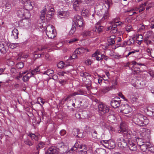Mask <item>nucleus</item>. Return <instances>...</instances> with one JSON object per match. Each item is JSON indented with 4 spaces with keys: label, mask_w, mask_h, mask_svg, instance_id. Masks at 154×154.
<instances>
[{
    "label": "nucleus",
    "mask_w": 154,
    "mask_h": 154,
    "mask_svg": "<svg viewBox=\"0 0 154 154\" xmlns=\"http://www.w3.org/2000/svg\"><path fill=\"white\" fill-rule=\"evenodd\" d=\"M120 128L124 136L128 139V146L130 149L132 151H136L137 149L136 143L131 139L133 137L131 131L127 128L124 123H122L120 124Z\"/></svg>",
    "instance_id": "obj_1"
},
{
    "label": "nucleus",
    "mask_w": 154,
    "mask_h": 154,
    "mask_svg": "<svg viewBox=\"0 0 154 154\" xmlns=\"http://www.w3.org/2000/svg\"><path fill=\"white\" fill-rule=\"evenodd\" d=\"M133 121L135 124L140 126L146 125L149 123V120L147 118L140 113L135 115L133 118Z\"/></svg>",
    "instance_id": "obj_2"
},
{
    "label": "nucleus",
    "mask_w": 154,
    "mask_h": 154,
    "mask_svg": "<svg viewBox=\"0 0 154 154\" xmlns=\"http://www.w3.org/2000/svg\"><path fill=\"white\" fill-rule=\"evenodd\" d=\"M46 34L49 38H53L55 37L57 33L54 27L51 25H48L46 28Z\"/></svg>",
    "instance_id": "obj_3"
},
{
    "label": "nucleus",
    "mask_w": 154,
    "mask_h": 154,
    "mask_svg": "<svg viewBox=\"0 0 154 154\" xmlns=\"http://www.w3.org/2000/svg\"><path fill=\"white\" fill-rule=\"evenodd\" d=\"M17 14L19 17L23 19H28L30 17V14L29 11L26 9L21 8L18 10Z\"/></svg>",
    "instance_id": "obj_4"
},
{
    "label": "nucleus",
    "mask_w": 154,
    "mask_h": 154,
    "mask_svg": "<svg viewBox=\"0 0 154 154\" xmlns=\"http://www.w3.org/2000/svg\"><path fill=\"white\" fill-rule=\"evenodd\" d=\"M73 24L75 25L77 27H83V20L82 16L78 15H75L73 19Z\"/></svg>",
    "instance_id": "obj_5"
},
{
    "label": "nucleus",
    "mask_w": 154,
    "mask_h": 154,
    "mask_svg": "<svg viewBox=\"0 0 154 154\" xmlns=\"http://www.w3.org/2000/svg\"><path fill=\"white\" fill-rule=\"evenodd\" d=\"M104 3L105 5V6L106 7V10H105L103 9H102L101 10L102 12H105L102 18V20H106L108 18L109 14L108 11V10L109 9L110 6L112 4L111 1H108V0H105Z\"/></svg>",
    "instance_id": "obj_6"
},
{
    "label": "nucleus",
    "mask_w": 154,
    "mask_h": 154,
    "mask_svg": "<svg viewBox=\"0 0 154 154\" xmlns=\"http://www.w3.org/2000/svg\"><path fill=\"white\" fill-rule=\"evenodd\" d=\"M77 149H81L79 151V154H87V149L85 145H79L78 143H75L71 150L72 151H76Z\"/></svg>",
    "instance_id": "obj_7"
},
{
    "label": "nucleus",
    "mask_w": 154,
    "mask_h": 154,
    "mask_svg": "<svg viewBox=\"0 0 154 154\" xmlns=\"http://www.w3.org/2000/svg\"><path fill=\"white\" fill-rule=\"evenodd\" d=\"M56 146L58 153L60 152L62 154L65 153L67 152L68 150L67 147L62 142L58 143Z\"/></svg>",
    "instance_id": "obj_8"
},
{
    "label": "nucleus",
    "mask_w": 154,
    "mask_h": 154,
    "mask_svg": "<svg viewBox=\"0 0 154 154\" xmlns=\"http://www.w3.org/2000/svg\"><path fill=\"white\" fill-rule=\"evenodd\" d=\"M117 143L118 146L122 149L126 148L128 146V144L127 141L122 137H119L118 139Z\"/></svg>",
    "instance_id": "obj_9"
},
{
    "label": "nucleus",
    "mask_w": 154,
    "mask_h": 154,
    "mask_svg": "<svg viewBox=\"0 0 154 154\" xmlns=\"http://www.w3.org/2000/svg\"><path fill=\"white\" fill-rule=\"evenodd\" d=\"M98 111L101 114H105L108 112L109 111V108L107 106L101 103L98 105Z\"/></svg>",
    "instance_id": "obj_10"
},
{
    "label": "nucleus",
    "mask_w": 154,
    "mask_h": 154,
    "mask_svg": "<svg viewBox=\"0 0 154 154\" xmlns=\"http://www.w3.org/2000/svg\"><path fill=\"white\" fill-rule=\"evenodd\" d=\"M104 20H102L101 19L99 21L97 22L95 24V28L93 29V30L94 31H95V32L99 33L101 32L102 31L103 29V27L100 25L101 21Z\"/></svg>",
    "instance_id": "obj_11"
},
{
    "label": "nucleus",
    "mask_w": 154,
    "mask_h": 154,
    "mask_svg": "<svg viewBox=\"0 0 154 154\" xmlns=\"http://www.w3.org/2000/svg\"><path fill=\"white\" fill-rule=\"evenodd\" d=\"M119 98L118 97L115 98L113 99L111 102V105L113 108H116L120 106V101L119 100Z\"/></svg>",
    "instance_id": "obj_12"
},
{
    "label": "nucleus",
    "mask_w": 154,
    "mask_h": 154,
    "mask_svg": "<svg viewBox=\"0 0 154 154\" xmlns=\"http://www.w3.org/2000/svg\"><path fill=\"white\" fill-rule=\"evenodd\" d=\"M83 82L86 86L87 90H89L91 89V82L89 78H82Z\"/></svg>",
    "instance_id": "obj_13"
},
{
    "label": "nucleus",
    "mask_w": 154,
    "mask_h": 154,
    "mask_svg": "<svg viewBox=\"0 0 154 154\" xmlns=\"http://www.w3.org/2000/svg\"><path fill=\"white\" fill-rule=\"evenodd\" d=\"M121 107L122 109L120 111L121 112L124 114H128L131 110V108L127 104L122 106Z\"/></svg>",
    "instance_id": "obj_14"
},
{
    "label": "nucleus",
    "mask_w": 154,
    "mask_h": 154,
    "mask_svg": "<svg viewBox=\"0 0 154 154\" xmlns=\"http://www.w3.org/2000/svg\"><path fill=\"white\" fill-rule=\"evenodd\" d=\"M150 146V144L149 143H144L139 147V148L143 152H147L149 151Z\"/></svg>",
    "instance_id": "obj_15"
},
{
    "label": "nucleus",
    "mask_w": 154,
    "mask_h": 154,
    "mask_svg": "<svg viewBox=\"0 0 154 154\" xmlns=\"http://www.w3.org/2000/svg\"><path fill=\"white\" fill-rule=\"evenodd\" d=\"M45 154H58V150L55 146H52L45 152Z\"/></svg>",
    "instance_id": "obj_16"
},
{
    "label": "nucleus",
    "mask_w": 154,
    "mask_h": 154,
    "mask_svg": "<svg viewBox=\"0 0 154 154\" xmlns=\"http://www.w3.org/2000/svg\"><path fill=\"white\" fill-rule=\"evenodd\" d=\"M104 146L108 149H112L115 146V141L112 140H108L107 143L104 144Z\"/></svg>",
    "instance_id": "obj_17"
},
{
    "label": "nucleus",
    "mask_w": 154,
    "mask_h": 154,
    "mask_svg": "<svg viewBox=\"0 0 154 154\" xmlns=\"http://www.w3.org/2000/svg\"><path fill=\"white\" fill-rule=\"evenodd\" d=\"M81 0H76L73 2V8L74 10L77 11L79 10V6L81 3L83 2Z\"/></svg>",
    "instance_id": "obj_18"
},
{
    "label": "nucleus",
    "mask_w": 154,
    "mask_h": 154,
    "mask_svg": "<svg viewBox=\"0 0 154 154\" xmlns=\"http://www.w3.org/2000/svg\"><path fill=\"white\" fill-rule=\"evenodd\" d=\"M7 48L6 44L5 42H0V52L4 54L6 52Z\"/></svg>",
    "instance_id": "obj_19"
},
{
    "label": "nucleus",
    "mask_w": 154,
    "mask_h": 154,
    "mask_svg": "<svg viewBox=\"0 0 154 154\" xmlns=\"http://www.w3.org/2000/svg\"><path fill=\"white\" fill-rule=\"evenodd\" d=\"M58 14L61 16L60 17H61L66 18L69 16V13L67 11H62L59 12Z\"/></svg>",
    "instance_id": "obj_20"
},
{
    "label": "nucleus",
    "mask_w": 154,
    "mask_h": 154,
    "mask_svg": "<svg viewBox=\"0 0 154 154\" xmlns=\"http://www.w3.org/2000/svg\"><path fill=\"white\" fill-rule=\"evenodd\" d=\"M89 131H88V134L91 135L94 138H97V131L94 129H91L89 128Z\"/></svg>",
    "instance_id": "obj_21"
},
{
    "label": "nucleus",
    "mask_w": 154,
    "mask_h": 154,
    "mask_svg": "<svg viewBox=\"0 0 154 154\" xmlns=\"http://www.w3.org/2000/svg\"><path fill=\"white\" fill-rule=\"evenodd\" d=\"M116 36L114 35L111 36L109 37L107 39V41L109 45H112L115 42V40Z\"/></svg>",
    "instance_id": "obj_22"
},
{
    "label": "nucleus",
    "mask_w": 154,
    "mask_h": 154,
    "mask_svg": "<svg viewBox=\"0 0 154 154\" xmlns=\"http://www.w3.org/2000/svg\"><path fill=\"white\" fill-rule=\"evenodd\" d=\"M25 7L26 8L28 11L31 10L33 8V6L32 5V3L30 2V0H28L25 3L23 4Z\"/></svg>",
    "instance_id": "obj_23"
},
{
    "label": "nucleus",
    "mask_w": 154,
    "mask_h": 154,
    "mask_svg": "<svg viewBox=\"0 0 154 154\" xmlns=\"http://www.w3.org/2000/svg\"><path fill=\"white\" fill-rule=\"evenodd\" d=\"M54 71L51 69H48L44 72V74H46L49 76H52V79H54V77H57L56 75H53Z\"/></svg>",
    "instance_id": "obj_24"
},
{
    "label": "nucleus",
    "mask_w": 154,
    "mask_h": 154,
    "mask_svg": "<svg viewBox=\"0 0 154 154\" xmlns=\"http://www.w3.org/2000/svg\"><path fill=\"white\" fill-rule=\"evenodd\" d=\"M93 57H94L96 58V59L97 60H101V57H100V52L99 51H97L95 52L92 55Z\"/></svg>",
    "instance_id": "obj_25"
},
{
    "label": "nucleus",
    "mask_w": 154,
    "mask_h": 154,
    "mask_svg": "<svg viewBox=\"0 0 154 154\" xmlns=\"http://www.w3.org/2000/svg\"><path fill=\"white\" fill-rule=\"evenodd\" d=\"M146 5V3L145 2L144 4H141L139 7L135 8L136 11L139 10V12H141L143 11L145 9V7Z\"/></svg>",
    "instance_id": "obj_26"
},
{
    "label": "nucleus",
    "mask_w": 154,
    "mask_h": 154,
    "mask_svg": "<svg viewBox=\"0 0 154 154\" xmlns=\"http://www.w3.org/2000/svg\"><path fill=\"white\" fill-rule=\"evenodd\" d=\"M81 14L83 16L85 17H88L90 15L89 11L85 8L82 9V11Z\"/></svg>",
    "instance_id": "obj_27"
},
{
    "label": "nucleus",
    "mask_w": 154,
    "mask_h": 154,
    "mask_svg": "<svg viewBox=\"0 0 154 154\" xmlns=\"http://www.w3.org/2000/svg\"><path fill=\"white\" fill-rule=\"evenodd\" d=\"M12 36L14 37V38L16 39L18 38V30L16 29H14L12 31Z\"/></svg>",
    "instance_id": "obj_28"
},
{
    "label": "nucleus",
    "mask_w": 154,
    "mask_h": 154,
    "mask_svg": "<svg viewBox=\"0 0 154 154\" xmlns=\"http://www.w3.org/2000/svg\"><path fill=\"white\" fill-rule=\"evenodd\" d=\"M95 154H106V151L102 148H98L96 149Z\"/></svg>",
    "instance_id": "obj_29"
},
{
    "label": "nucleus",
    "mask_w": 154,
    "mask_h": 154,
    "mask_svg": "<svg viewBox=\"0 0 154 154\" xmlns=\"http://www.w3.org/2000/svg\"><path fill=\"white\" fill-rule=\"evenodd\" d=\"M46 10L47 9L46 7V6H45L41 12V14L40 16V17L42 20L44 19L45 17Z\"/></svg>",
    "instance_id": "obj_30"
},
{
    "label": "nucleus",
    "mask_w": 154,
    "mask_h": 154,
    "mask_svg": "<svg viewBox=\"0 0 154 154\" xmlns=\"http://www.w3.org/2000/svg\"><path fill=\"white\" fill-rule=\"evenodd\" d=\"M28 136L31 138L32 140L33 141H37L38 140V137L36 136L34 134L29 133L28 134Z\"/></svg>",
    "instance_id": "obj_31"
},
{
    "label": "nucleus",
    "mask_w": 154,
    "mask_h": 154,
    "mask_svg": "<svg viewBox=\"0 0 154 154\" xmlns=\"http://www.w3.org/2000/svg\"><path fill=\"white\" fill-rule=\"evenodd\" d=\"M32 76V75L30 73L28 72L23 77V80L24 82H26L28 81Z\"/></svg>",
    "instance_id": "obj_32"
},
{
    "label": "nucleus",
    "mask_w": 154,
    "mask_h": 154,
    "mask_svg": "<svg viewBox=\"0 0 154 154\" xmlns=\"http://www.w3.org/2000/svg\"><path fill=\"white\" fill-rule=\"evenodd\" d=\"M70 65V64H66L64 63V62L63 61H61L60 62L58 63L57 64V67L60 69H62L64 66H69Z\"/></svg>",
    "instance_id": "obj_33"
},
{
    "label": "nucleus",
    "mask_w": 154,
    "mask_h": 154,
    "mask_svg": "<svg viewBox=\"0 0 154 154\" xmlns=\"http://www.w3.org/2000/svg\"><path fill=\"white\" fill-rule=\"evenodd\" d=\"M135 138L136 143L139 147L144 143V142L143 141V139L141 138L138 137L136 138V137H135Z\"/></svg>",
    "instance_id": "obj_34"
},
{
    "label": "nucleus",
    "mask_w": 154,
    "mask_h": 154,
    "mask_svg": "<svg viewBox=\"0 0 154 154\" xmlns=\"http://www.w3.org/2000/svg\"><path fill=\"white\" fill-rule=\"evenodd\" d=\"M25 143L29 146H31L33 144V142L31 141L30 139L28 138H26L24 140Z\"/></svg>",
    "instance_id": "obj_35"
},
{
    "label": "nucleus",
    "mask_w": 154,
    "mask_h": 154,
    "mask_svg": "<svg viewBox=\"0 0 154 154\" xmlns=\"http://www.w3.org/2000/svg\"><path fill=\"white\" fill-rule=\"evenodd\" d=\"M110 56L112 57L113 58L116 59H119L121 58V55H119V54L113 52L112 53H111L110 54Z\"/></svg>",
    "instance_id": "obj_36"
},
{
    "label": "nucleus",
    "mask_w": 154,
    "mask_h": 154,
    "mask_svg": "<svg viewBox=\"0 0 154 154\" xmlns=\"http://www.w3.org/2000/svg\"><path fill=\"white\" fill-rule=\"evenodd\" d=\"M108 120L112 123H114L116 119V118L114 115H110L108 117Z\"/></svg>",
    "instance_id": "obj_37"
},
{
    "label": "nucleus",
    "mask_w": 154,
    "mask_h": 154,
    "mask_svg": "<svg viewBox=\"0 0 154 154\" xmlns=\"http://www.w3.org/2000/svg\"><path fill=\"white\" fill-rule=\"evenodd\" d=\"M40 71V69L39 68V67H37L34 70H32L30 73L32 75L37 74Z\"/></svg>",
    "instance_id": "obj_38"
},
{
    "label": "nucleus",
    "mask_w": 154,
    "mask_h": 154,
    "mask_svg": "<svg viewBox=\"0 0 154 154\" xmlns=\"http://www.w3.org/2000/svg\"><path fill=\"white\" fill-rule=\"evenodd\" d=\"M80 76L82 77L83 78L85 77L87 78H88L90 76V75L88 73L82 72H80Z\"/></svg>",
    "instance_id": "obj_39"
},
{
    "label": "nucleus",
    "mask_w": 154,
    "mask_h": 154,
    "mask_svg": "<svg viewBox=\"0 0 154 154\" xmlns=\"http://www.w3.org/2000/svg\"><path fill=\"white\" fill-rule=\"evenodd\" d=\"M111 89V87L106 86L103 88L102 90V91L103 93H106Z\"/></svg>",
    "instance_id": "obj_40"
},
{
    "label": "nucleus",
    "mask_w": 154,
    "mask_h": 154,
    "mask_svg": "<svg viewBox=\"0 0 154 154\" xmlns=\"http://www.w3.org/2000/svg\"><path fill=\"white\" fill-rule=\"evenodd\" d=\"M24 64L22 62H19L16 65V67L18 69H22L24 66Z\"/></svg>",
    "instance_id": "obj_41"
},
{
    "label": "nucleus",
    "mask_w": 154,
    "mask_h": 154,
    "mask_svg": "<svg viewBox=\"0 0 154 154\" xmlns=\"http://www.w3.org/2000/svg\"><path fill=\"white\" fill-rule=\"evenodd\" d=\"M91 34V32L89 31H84L82 34V35L84 37H86L88 36H89Z\"/></svg>",
    "instance_id": "obj_42"
},
{
    "label": "nucleus",
    "mask_w": 154,
    "mask_h": 154,
    "mask_svg": "<svg viewBox=\"0 0 154 154\" xmlns=\"http://www.w3.org/2000/svg\"><path fill=\"white\" fill-rule=\"evenodd\" d=\"M77 58V55L75 54V53H74L72 54V56L70 57L67 60V63H69L70 60H72V59H75Z\"/></svg>",
    "instance_id": "obj_43"
},
{
    "label": "nucleus",
    "mask_w": 154,
    "mask_h": 154,
    "mask_svg": "<svg viewBox=\"0 0 154 154\" xmlns=\"http://www.w3.org/2000/svg\"><path fill=\"white\" fill-rule=\"evenodd\" d=\"M130 100L132 102H134L136 101L137 99V98L133 95H131L128 97Z\"/></svg>",
    "instance_id": "obj_44"
},
{
    "label": "nucleus",
    "mask_w": 154,
    "mask_h": 154,
    "mask_svg": "<svg viewBox=\"0 0 154 154\" xmlns=\"http://www.w3.org/2000/svg\"><path fill=\"white\" fill-rule=\"evenodd\" d=\"M76 27H75V26H72V27L70 30V31L69 32V34L71 35H72L76 31Z\"/></svg>",
    "instance_id": "obj_45"
},
{
    "label": "nucleus",
    "mask_w": 154,
    "mask_h": 154,
    "mask_svg": "<svg viewBox=\"0 0 154 154\" xmlns=\"http://www.w3.org/2000/svg\"><path fill=\"white\" fill-rule=\"evenodd\" d=\"M19 57H20V59L22 58L26 59L28 57V55L27 54H25L23 53H20L19 54Z\"/></svg>",
    "instance_id": "obj_46"
},
{
    "label": "nucleus",
    "mask_w": 154,
    "mask_h": 154,
    "mask_svg": "<svg viewBox=\"0 0 154 154\" xmlns=\"http://www.w3.org/2000/svg\"><path fill=\"white\" fill-rule=\"evenodd\" d=\"M143 37L141 35H139L136 37L137 40V41H139V42H141L143 41Z\"/></svg>",
    "instance_id": "obj_47"
},
{
    "label": "nucleus",
    "mask_w": 154,
    "mask_h": 154,
    "mask_svg": "<svg viewBox=\"0 0 154 154\" xmlns=\"http://www.w3.org/2000/svg\"><path fill=\"white\" fill-rule=\"evenodd\" d=\"M126 29L128 32H129L133 30L132 27L130 25H128L126 27Z\"/></svg>",
    "instance_id": "obj_48"
},
{
    "label": "nucleus",
    "mask_w": 154,
    "mask_h": 154,
    "mask_svg": "<svg viewBox=\"0 0 154 154\" xmlns=\"http://www.w3.org/2000/svg\"><path fill=\"white\" fill-rule=\"evenodd\" d=\"M134 42V39L133 38H131L128 40L126 42L127 45H131L132 42Z\"/></svg>",
    "instance_id": "obj_49"
},
{
    "label": "nucleus",
    "mask_w": 154,
    "mask_h": 154,
    "mask_svg": "<svg viewBox=\"0 0 154 154\" xmlns=\"http://www.w3.org/2000/svg\"><path fill=\"white\" fill-rule=\"evenodd\" d=\"M132 64L133 65H137L139 66H144V64L142 63H137L134 61H133L131 62Z\"/></svg>",
    "instance_id": "obj_50"
},
{
    "label": "nucleus",
    "mask_w": 154,
    "mask_h": 154,
    "mask_svg": "<svg viewBox=\"0 0 154 154\" xmlns=\"http://www.w3.org/2000/svg\"><path fill=\"white\" fill-rule=\"evenodd\" d=\"M78 40V39L76 38H73L72 39H71L69 41L68 43L69 44H72L75 42H76V41H77Z\"/></svg>",
    "instance_id": "obj_51"
},
{
    "label": "nucleus",
    "mask_w": 154,
    "mask_h": 154,
    "mask_svg": "<svg viewBox=\"0 0 154 154\" xmlns=\"http://www.w3.org/2000/svg\"><path fill=\"white\" fill-rule=\"evenodd\" d=\"M77 92L78 95H84L86 94V92L80 90H78Z\"/></svg>",
    "instance_id": "obj_52"
},
{
    "label": "nucleus",
    "mask_w": 154,
    "mask_h": 154,
    "mask_svg": "<svg viewBox=\"0 0 154 154\" xmlns=\"http://www.w3.org/2000/svg\"><path fill=\"white\" fill-rule=\"evenodd\" d=\"M45 145L44 143L42 142H41L39 143L38 145V147L39 148H42Z\"/></svg>",
    "instance_id": "obj_53"
},
{
    "label": "nucleus",
    "mask_w": 154,
    "mask_h": 154,
    "mask_svg": "<svg viewBox=\"0 0 154 154\" xmlns=\"http://www.w3.org/2000/svg\"><path fill=\"white\" fill-rule=\"evenodd\" d=\"M53 14V13H52L51 12L48 11L46 14V17H48L49 18H51ZM46 18L47 19V18Z\"/></svg>",
    "instance_id": "obj_54"
},
{
    "label": "nucleus",
    "mask_w": 154,
    "mask_h": 154,
    "mask_svg": "<svg viewBox=\"0 0 154 154\" xmlns=\"http://www.w3.org/2000/svg\"><path fill=\"white\" fill-rule=\"evenodd\" d=\"M60 133L61 136H63L66 133V131L64 130H62L60 131Z\"/></svg>",
    "instance_id": "obj_55"
},
{
    "label": "nucleus",
    "mask_w": 154,
    "mask_h": 154,
    "mask_svg": "<svg viewBox=\"0 0 154 154\" xmlns=\"http://www.w3.org/2000/svg\"><path fill=\"white\" fill-rule=\"evenodd\" d=\"M150 147L149 148V151L151 152L154 153V146H152V145L150 144Z\"/></svg>",
    "instance_id": "obj_56"
},
{
    "label": "nucleus",
    "mask_w": 154,
    "mask_h": 154,
    "mask_svg": "<svg viewBox=\"0 0 154 154\" xmlns=\"http://www.w3.org/2000/svg\"><path fill=\"white\" fill-rule=\"evenodd\" d=\"M78 94L77 92H75L72 93L70 94H69V97H70V98L72 97L75 96Z\"/></svg>",
    "instance_id": "obj_57"
},
{
    "label": "nucleus",
    "mask_w": 154,
    "mask_h": 154,
    "mask_svg": "<svg viewBox=\"0 0 154 154\" xmlns=\"http://www.w3.org/2000/svg\"><path fill=\"white\" fill-rule=\"evenodd\" d=\"M138 51H139L138 50H136L134 51H130L128 53V55L129 56L131 54H132L136 52H138Z\"/></svg>",
    "instance_id": "obj_58"
},
{
    "label": "nucleus",
    "mask_w": 154,
    "mask_h": 154,
    "mask_svg": "<svg viewBox=\"0 0 154 154\" xmlns=\"http://www.w3.org/2000/svg\"><path fill=\"white\" fill-rule=\"evenodd\" d=\"M138 51H139L138 50H136L134 51H130L128 53V55L129 56L131 54H132L136 52H138Z\"/></svg>",
    "instance_id": "obj_59"
},
{
    "label": "nucleus",
    "mask_w": 154,
    "mask_h": 154,
    "mask_svg": "<svg viewBox=\"0 0 154 154\" xmlns=\"http://www.w3.org/2000/svg\"><path fill=\"white\" fill-rule=\"evenodd\" d=\"M85 63L88 65H91L92 63L91 61L89 59H88L85 61Z\"/></svg>",
    "instance_id": "obj_60"
},
{
    "label": "nucleus",
    "mask_w": 154,
    "mask_h": 154,
    "mask_svg": "<svg viewBox=\"0 0 154 154\" xmlns=\"http://www.w3.org/2000/svg\"><path fill=\"white\" fill-rule=\"evenodd\" d=\"M134 10H130L129 12V14L131 16L136 14V12L134 11Z\"/></svg>",
    "instance_id": "obj_61"
},
{
    "label": "nucleus",
    "mask_w": 154,
    "mask_h": 154,
    "mask_svg": "<svg viewBox=\"0 0 154 154\" xmlns=\"http://www.w3.org/2000/svg\"><path fill=\"white\" fill-rule=\"evenodd\" d=\"M11 4L7 3L5 5V7L7 9H9L11 8Z\"/></svg>",
    "instance_id": "obj_62"
},
{
    "label": "nucleus",
    "mask_w": 154,
    "mask_h": 154,
    "mask_svg": "<svg viewBox=\"0 0 154 154\" xmlns=\"http://www.w3.org/2000/svg\"><path fill=\"white\" fill-rule=\"evenodd\" d=\"M79 50L80 51V52L81 53V54L84 52L85 51V49L84 48H79Z\"/></svg>",
    "instance_id": "obj_63"
},
{
    "label": "nucleus",
    "mask_w": 154,
    "mask_h": 154,
    "mask_svg": "<svg viewBox=\"0 0 154 154\" xmlns=\"http://www.w3.org/2000/svg\"><path fill=\"white\" fill-rule=\"evenodd\" d=\"M115 42H119L121 41L122 39L120 37H119L116 38H115Z\"/></svg>",
    "instance_id": "obj_64"
}]
</instances>
